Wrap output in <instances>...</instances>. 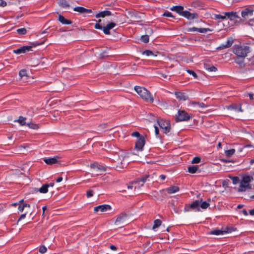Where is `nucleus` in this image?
<instances>
[{"label":"nucleus","instance_id":"1","mask_svg":"<svg viewBox=\"0 0 254 254\" xmlns=\"http://www.w3.org/2000/svg\"><path fill=\"white\" fill-rule=\"evenodd\" d=\"M233 53L239 58L245 59L251 52L249 46L245 45H235L233 48Z\"/></svg>","mask_w":254,"mask_h":254},{"label":"nucleus","instance_id":"2","mask_svg":"<svg viewBox=\"0 0 254 254\" xmlns=\"http://www.w3.org/2000/svg\"><path fill=\"white\" fill-rule=\"evenodd\" d=\"M134 90L138 95L145 101L149 103L153 102L154 100L151 94L146 88L143 87L135 86Z\"/></svg>","mask_w":254,"mask_h":254},{"label":"nucleus","instance_id":"3","mask_svg":"<svg viewBox=\"0 0 254 254\" xmlns=\"http://www.w3.org/2000/svg\"><path fill=\"white\" fill-rule=\"evenodd\" d=\"M253 177L251 176L246 175L243 177L240 182L238 191L240 192L245 191L247 190L251 189L250 183L253 181Z\"/></svg>","mask_w":254,"mask_h":254},{"label":"nucleus","instance_id":"4","mask_svg":"<svg viewBox=\"0 0 254 254\" xmlns=\"http://www.w3.org/2000/svg\"><path fill=\"white\" fill-rule=\"evenodd\" d=\"M157 123L160 127L163 130L164 133H167L170 131V125L169 121L159 120L157 121Z\"/></svg>","mask_w":254,"mask_h":254},{"label":"nucleus","instance_id":"5","mask_svg":"<svg viewBox=\"0 0 254 254\" xmlns=\"http://www.w3.org/2000/svg\"><path fill=\"white\" fill-rule=\"evenodd\" d=\"M201 201L200 200H196L193 201L190 205H186L184 208L186 212L190 211L191 209H196L197 211H199V206H200Z\"/></svg>","mask_w":254,"mask_h":254},{"label":"nucleus","instance_id":"6","mask_svg":"<svg viewBox=\"0 0 254 254\" xmlns=\"http://www.w3.org/2000/svg\"><path fill=\"white\" fill-rule=\"evenodd\" d=\"M127 215L125 213H122L117 216L115 224L117 225L125 224L127 222Z\"/></svg>","mask_w":254,"mask_h":254},{"label":"nucleus","instance_id":"7","mask_svg":"<svg viewBox=\"0 0 254 254\" xmlns=\"http://www.w3.org/2000/svg\"><path fill=\"white\" fill-rule=\"evenodd\" d=\"M190 117L189 114L184 111H179L178 115L176 116V120L177 121H188Z\"/></svg>","mask_w":254,"mask_h":254},{"label":"nucleus","instance_id":"8","mask_svg":"<svg viewBox=\"0 0 254 254\" xmlns=\"http://www.w3.org/2000/svg\"><path fill=\"white\" fill-rule=\"evenodd\" d=\"M145 143V138L141 136L137 138L135 145V148L137 151H142Z\"/></svg>","mask_w":254,"mask_h":254},{"label":"nucleus","instance_id":"9","mask_svg":"<svg viewBox=\"0 0 254 254\" xmlns=\"http://www.w3.org/2000/svg\"><path fill=\"white\" fill-rule=\"evenodd\" d=\"M111 209V206L108 204L100 205L96 206L94 208V211L96 213L105 212L107 211L110 210Z\"/></svg>","mask_w":254,"mask_h":254},{"label":"nucleus","instance_id":"10","mask_svg":"<svg viewBox=\"0 0 254 254\" xmlns=\"http://www.w3.org/2000/svg\"><path fill=\"white\" fill-rule=\"evenodd\" d=\"M90 167L94 171L97 175L101 174V172L106 170V168L104 166L97 163L91 164Z\"/></svg>","mask_w":254,"mask_h":254},{"label":"nucleus","instance_id":"11","mask_svg":"<svg viewBox=\"0 0 254 254\" xmlns=\"http://www.w3.org/2000/svg\"><path fill=\"white\" fill-rule=\"evenodd\" d=\"M253 10L250 8H246L241 12V15L244 20H247L253 15Z\"/></svg>","mask_w":254,"mask_h":254},{"label":"nucleus","instance_id":"12","mask_svg":"<svg viewBox=\"0 0 254 254\" xmlns=\"http://www.w3.org/2000/svg\"><path fill=\"white\" fill-rule=\"evenodd\" d=\"M188 106L194 110L197 109L198 108H205L207 107V106L203 103H199L194 101H190L189 103Z\"/></svg>","mask_w":254,"mask_h":254},{"label":"nucleus","instance_id":"13","mask_svg":"<svg viewBox=\"0 0 254 254\" xmlns=\"http://www.w3.org/2000/svg\"><path fill=\"white\" fill-rule=\"evenodd\" d=\"M182 16L189 20L194 19L198 17V15L196 13H191L187 10L183 12Z\"/></svg>","mask_w":254,"mask_h":254},{"label":"nucleus","instance_id":"14","mask_svg":"<svg viewBox=\"0 0 254 254\" xmlns=\"http://www.w3.org/2000/svg\"><path fill=\"white\" fill-rule=\"evenodd\" d=\"M225 16L231 21H237L238 19L240 18L237 12L233 11L225 12Z\"/></svg>","mask_w":254,"mask_h":254},{"label":"nucleus","instance_id":"15","mask_svg":"<svg viewBox=\"0 0 254 254\" xmlns=\"http://www.w3.org/2000/svg\"><path fill=\"white\" fill-rule=\"evenodd\" d=\"M234 42V40L232 38L229 37L227 41L225 44H221L219 47L217 48V49L222 50L230 47Z\"/></svg>","mask_w":254,"mask_h":254},{"label":"nucleus","instance_id":"16","mask_svg":"<svg viewBox=\"0 0 254 254\" xmlns=\"http://www.w3.org/2000/svg\"><path fill=\"white\" fill-rule=\"evenodd\" d=\"M210 29L209 28H198L196 27H191L187 29L188 32H198L201 33H205L208 31H210Z\"/></svg>","mask_w":254,"mask_h":254},{"label":"nucleus","instance_id":"17","mask_svg":"<svg viewBox=\"0 0 254 254\" xmlns=\"http://www.w3.org/2000/svg\"><path fill=\"white\" fill-rule=\"evenodd\" d=\"M226 108L229 110H234L236 112H243V110L241 107V104H233L227 106Z\"/></svg>","mask_w":254,"mask_h":254},{"label":"nucleus","instance_id":"18","mask_svg":"<svg viewBox=\"0 0 254 254\" xmlns=\"http://www.w3.org/2000/svg\"><path fill=\"white\" fill-rule=\"evenodd\" d=\"M32 47V46H23L20 48L13 50V52L16 54L25 53L26 51H29L31 50Z\"/></svg>","mask_w":254,"mask_h":254},{"label":"nucleus","instance_id":"19","mask_svg":"<svg viewBox=\"0 0 254 254\" xmlns=\"http://www.w3.org/2000/svg\"><path fill=\"white\" fill-rule=\"evenodd\" d=\"M116 26V24L114 22H111L108 24L106 26L103 27V31L106 35L110 34V30L113 29Z\"/></svg>","mask_w":254,"mask_h":254},{"label":"nucleus","instance_id":"20","mask_svg":"<svg viewBox=\"0 0 254 254\" xmlns=\"http://www.w3.org/2000/svg\"><path fill=\"white\" fill-rule=\"evenodd\" d=\"M73 10L76 12H78L80 13H92V10L89 9L85 8L81 6H77L73 8Z\"/></svg>","mask_w":254,"mask_h":254},{"label":"nucleus","instance_id":"21","mask_svg":"<svg viewBox=\"0 0 254 254\" xmlns=\"http://www.w3.org/2000/svg\"><path fill=\"white\" fill-rule=\"evenodd\" d=\"M175 95L176 98L179 100L186 101L188 98L186 93L180 91L175 92Z\"/></svg>","mask_w":254,"mask_h":254},{"label":"nucleus","instance_id":"22","mask_svg":"<svg viewBox=\"0 0 254 254\" xmlns=\"http://www.w3.org/2000/svg\"><path fill=\"white\" fill-rule=\"evenodd\" d=\"M180 190L179 187L176 186H171L170 187H169L168 188H166V189L162 190V191H166L169 194L174 193L178 191H179Z\"/></svg>","mask_w":254,"mask_h":254},{"label":"nucleus","instance_id":"23","mask_svg":"<svg viewBox=\"0 0 254 254\" xmlns=\"http://www.w3.org/2000/svg\"><path fill=\"white\" fill-rule=\"evenodd\" d=\"M58 157L53 158H44V161L48 165H53L58 162Z\"/></svg>","mask_w":254,"mask_h":254},{"label":"nucleus","instance_id":"24","mask_svg":"<svg viewBox=\"0 0 254 254\" xmlns=\"http://www.w3.org/2000/svg\"><path fill=\"white\" fill-rule=\"evenodd\" d=\"M172 11H175L180 15L182 16V14L184 11H183L184 7L181 5L173 6L170 8Z\"/></svg>","mask_w":254,"mask_h":254},{"label":"nucleus","instance_id":"25","mask_svg":"<svg viewBox=\"0 0 254 254\" xmlns=\"http://www.w3.org/2000/svg\"><path fill=\"white\" fill-rule=\"evenodd\" d=\"M111 15H112V13L111 11H108V10H105V11H101V12L97 13L95 15V17L96 18L104 17L106 16H109Z\"/></svg>","mask_w":254,"mask_h":254},{"label":"nucleus","instance_id":"26","mask_svg":"<svg viewBox=\"0 0 254 254\" xmlns=\"http://www.w3.org/2000/svg\"><path fill=\"white\" fill-rule=\"evenodd\" d=\"M201 201L200 204V207L203 209H205L210 205V202L211 201L210 199H208L207 201H202V199L200 200Z\"/></svg>","mask_w":254,"mask_h":254},{"label":"nucleus","instance_id":"27","mask_svg":"<svg viewBox=\"0 0 254 254\" xmlns=\"http://www.w3.org/2000/svg\"><path fill=\"white\" fill-rule=\"evenodd\" d=\"M19 75L24 81H26L27 79V71L25 69H22L19 71Z\"/></svg>","mask_w":254,"mask_h":254},{"label":"nucleus","instance_id":"28","mask_svg":"<svg viewBox=\"0 0 254 254\" xmlns=\"http://www.w3.org/2000/svg\"><path fill=\"white\" fill-rule=\"evenodd\" d=\"M59 20L63 24H70L71 21L70 20L65 19V18L62 15H59Z\"/></svg>","mask_w":254,"mask_h":254},{"label":"nucleus","instance_id":"29","mask_svg":"<svg viewBox=\"0 0 254 254\" xmlns=\"http://www.w3.org/2000/svg\"><path fill=\"white\" fill-rule=\"evenodd\" d=\"M199 169L198 165H193L189 166L188 168V172L190 173L193 174L195 173Z\"/></svg>","mask_w":254,"mask_h":254},{"label":"nucleus","instance_id":"30","mask_svg":"<svg viewBox=\"0 0 254 254\" xmlns=\"http://www.w3.org/2000/svg\"><path fill=\"white\" fill-rule=\"evenodd\" d=\"M228 232L225 231H222L221 230H214L213 231H212L210 232V234L211 235H223Z\"/></svg>","mask_w":254,"mask_h":254},{"label":"nucleus","instance_id":"31","mask_svg":"<svg viewBox=\"0 0 254 254\" xmlns=\"http://www.w3.org/2000/svg\"><path fill=\"white\" fill-rule=\"evenodd\" d=\"M214 19L219 21H221L226 19L225 12L224 13V15L216 14H214Z\"/></svg>","mask_w":254,"mask_h":254},{"label":"nucleus","instance_id":"32","mask_svg":"<svg viewBox=\"0 0 254 254\" xmlns=\"http://www.w3.org/2000/svg\"><path fill=\"white\" fill-rule=\"evenodd\" d=\"M39 191L41 193H45L48 191V184L43 185L40 189Z\"/></svg>","mask_w":254,"mask_h":254},{"label":"nucleus","instance_id":"33","mask_svg":"<svg viewBox=\"0 0 254 254\" xmlns=\"http://www.w3.org/2000/svg\"><path fill=\"white\" fill-rule=\"evenodd\" d=\"M148 177V176H144V177H142L141 179H137L136 181V182H138V183H139V184L141 183L140 186H143L144 183L146 182Z\"/></svg>","mask_w":254,"mask_h":254},{"label":"nucleus","instance_id":"34","mask_svg":"<svg viewBox=\"0 0 254 254\" xmlns=\"http://www.w3.org/2000/svg\"><path fill=\"white\" fill-rule=\"evenodd\" d=\"M235 152V150L234 149H231L230 150H227L225 151V154L226 156L230 157L232 156L234 153Z\"/></svg>","mask_w":254,"mask_h":254},{"label":"nucleus","instance_id":"35","mask_svg":"<svg viewBox=\"0 0 254 254\" xmlns=\"http://www.w3.org/2000/svg\"><path fill=\"white\" fill-rule=\"evenodd\" d=\"M161 224V221L159 219H156L154 221V224L152 227V229L155 230L156 228L159 227Z\"/></svg>","mask_w":254,"mask_h":254},{"label":"nucleus","instance_id":"36","mask_svg":"<svg viewBox=\"0 0 254 254\" xmlns=\"http://www.w3.org/2000/svg\"><path fill=\"white\" fill-rule=\"evenodd\" d=\"M60 5L64 8H67L69 7V4L65 0H61L60 1Z\"/></svg>","mask_w":254,"mask_h":254},{"label":"nucleus","instance_id":"37","mask_svg":"<svg viewBox=\"0 0 254 254\" xmlns=\"http://www.w3.org/2000/svg\"><path fill=\"white\" fill-rule=\"evenodd\" d=\"M204 67L205 68L209 71H216L217 70V68L214 66H211L209 67L208 65L205 64Z\"/></svg>","mask_w":254,"mask_h":254},{"label":"nucleus","instance_id":"38","mask_svg":"<svg viewBox=\"0 0 254 254\" xmlns=\"http://www.w3.org/2000/svg\"><path fill=\"white\" fill-rule=\"evenodd\" d=\"M229 178L232 180L233 184L236 185L238 183H240V179L238 177H229Z\"/></svg>","mask_w":254,"mask_h":254},{"label":"nucleus","instance_id":"39","mask_svg":"<svg viewBox=\"0 0 254 254\" xmlns=\"http://www.w3.org/2000/svg\"><path fill=\"white\" fill-rule=\"evenodd\" d=\"M27 126L32 129H36L39 128V126L38 125L34 124L33 123H30L27 124Z\"/></svg>","mask_w":254,"mask_h":254},{"label":"nucleus","instance_id":"40","mask_svg":"<svg viewBox=\"0 0 254 254\" xmlns=\"http://www.w3.org/2000/svg\"><path fill=\"white\" fill-rule=\"evenodd\" d=\"M138 183V182L134 181L133 182L131 183V184H129L127 186V188L128 189H132L133 188H134V189H136L137 186H136V184Z\"/></svg>","mask_w":254,"mask_h":254},{"label":"nucleus","instance_id":"41","mask_svg":"<svg viewBox=\"0 0 254 254\" xmlns=\"http://www.w3.org/2000/svg\"><path fill=\"white\" fill-rule=\"evenodd\" d=\"M27 30L25 28H19L17 29V32L21 35H24L26 33Z\"/></svg>","mask_w":254,"mask_h":254},{"label":"nucleus","instance_id":"42","mask_svg":"<svg viewBox=\"0 0 254 254\" xmlns=\"http://www.w3.org/2000/svg\"><path fill=\"white\" fill-rule=\"evenodd\" d=\"M25 120V118H24L22 116H20L18 120V122L20 124V125H24L26 124Z\"/></svg>","mask_w":254,"mask_h":254},{"label":"nucleus","instance_id":"43","mask_svg":"<svg viewBox=\"0 0 254 254\" xmlns=\"http://www.w3.org/2000/svg\"><path fill=\"white\" fill-rule=\"evenodd\" d=\"M141 40L143 42L146 43L149 42V36L148 35H143L141 37Z\"/></svg>","mask_w":254,"mask_h":254},{"label":"nucleus","instance_id":"44","mask_svg":"<svg viewBox=\"0 0 254 254\" xmlns=\"http://www.w3.org/2000/svg\"><path fill=\"white\" fill-rule=\"evenodd\" d=\"M200 158L199 157H195L193 158L191 161V163L193 164L198 163L200 162Z\"/></svg>","mask_w":254,"mask_h":254},{"label":"nucleus","instance_id":"45","mask_svg":"<svg viewBox=\"0 0 254 254\" xmlns=\"http://www.w3.org/2000/svg\"><path fill=\"white\" fill-rule=\"evenodd\" d=\"M47 250V248L45 246H42L40 247L39 252L42 254H44L46 252Z\"/></svg>","mask_w":254,"mask_h":254},{"label":"nucleus","instance_id":"46","mask_svg":"<svg viewBox=\"0 0 254 254\" xmlns=\"http://www.w3.org/2000/svg\"><path fill=\"white\" fill-rule=\"evenodd\" d=\"M93 195V190H88L86 192V196L87 198L91 197Z\"/></svg>","mask_w":254,"mask_h":254},{"label":"nucleus","instance_id":"47","mask_svg":"<svg viewBox=\"0 0 254 254\" xmlns=\"http://www.w3.org/2000/svg\"><path fill=\"white\" fill-rule=\"evenodd\" d=\"M244 59H242L241 58H239L237 57V58L235 60V62L236 63L239 64H241L244 62Z\"/></svg>","mask_w":254,"mask_h":254},{"label":"nucleus","instance_id":"48","mask_svg":"<svg viewBox=\"0 0 254 254\" xmlns=\"http://www.w3.org/2000/svg\"><path fill=\"white\" fill-rule=\"evenodd\" d=\"M143 55H145L147 56H150L154 55L153 52L150 50H145L143 52Z\"/></svg>","mask_w":254,"mask_h":254},{"label":"nucleus","instance_id":"49","mask_svg":"<svg viewBox=\"0 0 254 254\" xmlns=\"http://www.w3.org/2000/svg\"><path fill=\"white\" fill-rule=\"evenodd\" d=\"M187 72L190 74L192 75L194 78H197V75L196 73L193 70L189 69V70H187Z\"/></svg>","mask_w":254,"mask_h":254},{"label":"nucleus","instance_id":"50","mask_svg":"<svg viewBox=\"0 0 254 254\" xmlns=\"http://www.w3.org/2000/svg\"><path fill=\"white\" fill-rule=\"evenodd\" d=\"M163 16H166V17H173L174 18V16L172 14V13L170 12L169 11H166L163 14Z\"/></svg>","mask_w":254,"mask_h":254},{"label":"nucleus","instance_id":"51","mask_svg":"<svg viewBox=\"0 0 254 254\" xmlns=\"http://www.w3.org/2000/svg\"><path fill=\"white\" fill-rule=\"evenodd\" d=\"M25 207L24 204H19L18 209L20 212H22L24 210Z\"/></svg>","mask_w":254,"mask_h":254},{"label":"nucleus","instance_id":"52","mask_svg":"<svg viewBox=\"0 0 254 254\" xmlns=\"http://www.w3.org/2000/svg\"><path fill=\"white\" fill-rule=\"evenodd\" d=\"M131 136L133 137H137L138 138L141 136L140 135L139 133L137 131L133 132L131 133Z\"/></svg>","mask_w":254,"mask_h":254},{"label":"nucleus","instance_id":"53","mask_svg":"<svg viewBox=\"0 0 254 254\" xmlns=\"http://www.w3.org/2000/svg\"><path fill=\"white\" fill-rule=\"evenodd\" d=\"M94 27L95 29H103V27L100 25L99 23H96L95 24V26H94Z\"/></svg>","mask_w":254,"mask_h":254},{"label":"nucleus","instance_id":"54","mask_svg":"<svg viewBox=\"0 0 254 254\" xmlns=\"http://www.w3.org/2000/svg\"><path fill=\"white\" fill-rule=\"evenodd\" d=\"M6 5V2L3 0H0V6L4 7Z\"/></svg>","mask_w":254,"mask_h":254},{"label":"nucleus","instance_id":"55","mask_svg":"<svg viewBox=\"0 0 254 254\" xmlns=\"http://www.w3.org/2000/svg\"><path fill=\"white\" fill-rule=\"evenodd\" d=\"M154 128H155V135L157 136L159 134V129L156 126H154Z\"/></svg>","mask_w":254,"mask_h":254},{"label":"nucleus","instance_id":"56","mask_svg":"<svg viewBox=\"0 0 254 254\" xmlns=\"http://www.w3.org/2000/svg\"><path fill=\"white\" fill-rule=\"evenodd\" d=\"M26 213H24V214H21V216H20L19 219H18V221H20V220L24 219L25 218V217H26Z\"/></svg>","mask_w":254,"mask_h":254},{"label":"nucleus","instance_id":"57","mask_svg":"<svg viewBox=\"0 0 254 254\" xmlns=\"http://www.w3.org/2000/svg\"><path fill=\"white\" fill-rule=\"evenodd\" d=\"M247 95L249 96V98H250V99L251 100H253L254 99V94H253V93H248Z\"/></svg>","mask_w":254,"mask_h":254},{"label":"nucleus","instance_id":"58","mask_svg":"<svg viewBox=\"0 0 254 254\" xmlns=\"http://www.w3.org/2000/svg\"><path fill=\"white\" fill-rule=\"evenodd\" d=\"M249 60L252 64H254V55L250 58Z\"/></svg>","mask_w":254,"mask_h":254},{"label":"nucleus","instance_id":"59","mask_svg":"<svg viewBox=\"0 0 254 254\" xmlns=\"http://www.w3.org/2000/svg\"><path fill=\"white\" fill-rule=\"evenodd\" d=\"M63 181V178L62 177H60L59 178H57V179L56 180V182L57 183H60L61 182H62Z\"/></svg>","mask_w":254,"mask_h":254},{"label":"nucleus","instance_id":"60","mask_svg":"<svg viewBox=\"0 0 254 254\" xmlns=\"http://www.w3.org/2000/svg\"><path fill=\"white\" fill-rule=\"evenodd\" d=\"M110 248L112 250H116L117 249L116 246H115L114 245H111L110 246Z\"/></svg>","mask_w":254,"mask_h":254},{"label":"nucleus","instance_id":"61","mask_svg":"<svg viewBox=\"0 0 254 254\" xmlns=\"http://www.w3.org/2000/svg\"><path fill=\"white\" fill-rule=\"evenodd\" d=\"M47 207L46 206H45L44 207H43L42 208V210H43V215L45 213V211L47 210Z\"/></svg>","mask_w":254,"mask_h":254},{"label":"nucleus","instance_id":"62","mask_svg":"<svg viewBox=\"0 0 254 254\" xmlns=\"http://www.w3.org/2000/svg\"><path fill=\"white\" fill-rule=\"evenodd\" d=\"M160 177V178L161 179V180H165V179H166V176H165V175H160V177Z\"/></svg>","mask_w":254,"mask_h":254},{"label":"nucleus","instance_id":"63","mask_svg":"<svg viewBox=\"0 0 254 254\" xmlns=\"http://www.w3.org/2000/svg\"><path fill=\"white\" fill-rule=\"evenodd\" d=\"M250 214L251 215H254V208L250 210Z\"/></svg>","mask_w":254,"mask_h":254},{"label":"nucleus","instance_id":"64","mask_svg":"<svg viewBox=\"0 0 254 254\" xmlns=\"http://www.w3.org/2000/svg\"><path fill=\"white\" fill-rule=\"evenodd\" d=\"M48 188L51 187H53L54 186V183H51L49 184H48Z\"/></svg>","mask_w":254,"mask_h":254}]
</instances>
